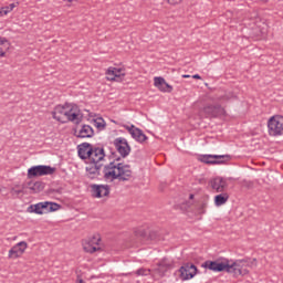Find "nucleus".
Masks as SVG:
<instances>
[{"instance_id": "1", "label": "nucleus", "mask_w": 283, "mask_h": 283, "mask_svg": "<svg viewBox=\"0 0 283 283\" xmlns=\"http://www.w3.org/2000/svg\"><path fill=\"white\" fill-rule=\"evenodd\" d=\"M203 269H209L214 273H230L233 277H240V275H249V269L258 266V259H239V260H229L222 259L217 261H206L201 264ZM249 268V269H248Z\"/></svg>"}, {"instance_id": "2", "label": "nucleus", "mask_w": 283, "mask_h": 283, "mask_svg": "<svg viewBox=\"0 0 283 283\" xmlns=\"http://www.w3.org/2000/svg\"><path fill=\"white\" fill-rule=\"evenodd\" d=\"M118 160H120V157H117L116 160L104 166L103 172L105 180H109L111 182H114V180H119V182H127L132 180L134 176L132 166L120 164Z\"/></svg>"}, {"instance_id": "3", "label": "nucleus", "mask_w": 283, "mask_h": 283, "mask_svg": "<svg viewBox=\"0 0 283 283\" xmlns=\"http://www.w3.org/2000/svg\"><path fill=\"white\" fill-rule=\"evenodd\" d=\"M231 98H235V95L232 93L222 96H208L210 104L203 106L201 114H203L206 118H220V116H224L227 111H224V107L219 103H222V101H231Z\"/></svg>"}, {"instance_id": "4", "label": "nucleus", "mask_w": 283, "mask_h": 283, "mask_svg": "<svg viewBox=\"0 0 283 283\" xmlns=\"http://www.w3.org/2000/svg\"><path fill=\"white\" fill-rule=\"evenodd\" d=\"M52 116L60 123H67L69 120L76 125L81 123L78 106L74 104L57 105L52 112Z\"/></svg>"}, {"instance_id": "5", "label": "nucleus", "mask_w": 283, "mask_h": 283, "mask_svg": "<svg viewBox=\"0 0 283 283\" xmlns=\"http://www.w3.org/2000/svg\"><path fill=\"white\" fill-rule=\"evenodd\" d=\"M29 209H31V213H38L39 216H43V213H51L52 211H59V209H61V205L52 201H43L34 206H30Z\"/></svg>"}, {"instance_id": "6", "label": "nucleus", "mask_w": 283, "mask_h": 283, "mask_svg": "<svg viewBox=\"0 0 283 283\" xmlns=\"http://www.w3.org/2000/svg\"><path fill=\"white\" fill-rule=\"evenodd\" d=\"M270 136H283V116L274 115L268 120Z\"/></svg>"}, {"instance_id": "7", "label": "nucleus", "mask_w": 283, "mask_h": 283, "mask_svg": "<svg viewBox=\"0 0 283 283\" xmlns=\"http://www.w3.org/2000/svg\"><path fill=\"white\" fill-rule=\"evenodd\" d=\"M56 171V168L52 166H33L28 169V178H36L40 176H52Z\"/></svg>"}, {"instance_id": "8", "label": "nucleus", "mask_w": 283, "mask_h": 283, "mask_svg": "<svg viewBox=\"0 0 283 283\" xmlns=\"http://www.w3.org/2000/svg\"><path fill=\"white\" fill-rule=\"evenodd\" d=\"M83 249L86 253H96V251H101V234H95L82 242Z\"/></svg>"}, {"instance_id": "9", "label": "nucleus", "mask_w": 283, "mask_h": 283, "mask_svg": "<svg viewBox=\"0 0 283 283\" xmlns=\"http://www.w3.org/2000/svg\"><path fill=\"white\" fill-rule=\"evenodd\" d=\"M113 145L115 146L122 158H127L128 154H132V147L129 146V143H127V139L123 137L116 138L113 142Z\"/></svg>"}, {"instance_id": "10", "label": "nucleus", "mask_w": 283, "mask_h": 283, "mask_svg": "<svg viewBox=\"0 0 283 283\" xmlns=\"http://www.w3.org/2000/svg\"><path fill=\"white\" fill-rule=\"evenodd\" d=\"M179 273L180 279L184 281L193 280V277H196V275L198 274V268L192 263H186L180 268Z\"/></svg>"}, {"instance_id": "11", "label": "nucleus", "mask_w": 283, "mask_h": 283, "mask_svg": "<svg viewBox=\"0 0 283 283\" xmlns=\"http://www.w3.org/2000/svg\"><path fill=\"white\" fill-rule=\"evenodd\" d=\"M126 76L125 69H117L111 66L106 70V78L107 81H116L120 83Z\"/></svg>"}, {"instance_id": "12", "label": "nucleus", "mask_w": 283, "mask_h": 283, "mask_svg": "<svg viewBox=\"0 0 283 283\" xmlns=\"http://www.w3.org/2000/svg\"><path fill=\"white\" fill-rule=\"evenodd\" d=\"M102 160H105V149L103 147H93L86 163L99 165Z\"/></svg>"}, {"instance_id": "13", "label": "nucleus", "mask_w": 283, "mask_h": 283, "mask_svg": "<svg viewBox=\"0 0 283 283\" xmlns=\"http://www.w3.org/2000/svg\"><path fill=\"white\" fill-rule=\"evenodd\" d=\"M229 160V155H203L201 163L206 165H224V161Z\"/></svg>"}, {"instance_id": "14", "label": "nucleus", "mask_w": 283, "mask_h": 283, "mask_svg": "<svg viewBox=\"0 0 283 283\" xmlns=\"http://www.w3.org/2000/svg\"><path fill=\"white\" fill-rule=\"evenodd\" d=\"M91 192L93 198H105L109 196V186L107 185H91Z\"/></svg>"}, {"instance_id": "15", "label": "nucleus", "mask_w": 283, "mask_h": 283, "mask_svg": "<svg viewBox=\"0 0 283 283\" xmlns=\"http://www.w3.org/2000/svg\"><path fill=\"white\" fill-rule=\"evenodd\" d=\"M25 249H28V242L25 241L19 242L9 251V258H11L12 260H17V258H21L22 254L25 253Z\"/></svg>"}, {"instance_id": "16", "label": "nucleus", "mask_w": 283, "mask_h": 283, "mask_svg": "<svg viewBox=\"0 0 283 283\" xmlns=\"http://www.w3.org/2000/svg\"><path fill=\"white\" fill-rule=\"evenodd\" d=\"M94 146L90 143H83L77 146V154L81 160H88L90 155L92 154V149Z\"/></svg>"}, {"instance_id": "17", "label": "nucleus", "mask_w": 283, "mask_h": 283, "mask_svg": "<svg viewBox=\"0 0 283 283\" xmlns=\"http://www.w3.org/2000/svg\"><path fill=\"white\" fill-rule=\"evenodd\" d=\"M101 164H92V163H87L86 166V176L87 178H90L91 180H94V178H97L98 176H101Z\"/></svg>"}, {"instance_id": "18", "label": "nucleus", "mask_w": 283, "mask_h": 283, "mask_svg": "<svg viewBox=\"0 0 283 283\" xmlns=\"http://www.w3.org/2000/svg\"><path fill=\"white\" fill-rule=\"evenodd\" d=\"M210 185L217 193H222L224 188L228 187L227 179L222 177H217L210 181Z\"/></svg>"}, {"instance_id": "19", "label": "nucleus", "mask_w": 283, "mask_h": 283, "mask_svg": "<svg viewBox=\"0 0 283 283\" xmlns=\"http://www.w3.org/2000/svg\"><path fill=\"white\" fill-rule=\"evenodd\" d=\"M154 85L155 87H158L160 92L170 93L174 91V86L169 85V83H167L164 77H155Z\"/></svg>"}, {"instance_id": "20", "label": "nucleus", "mask_w": 283, "mask_h": 283, "mask_svg": "<svg viewBox=\"0 0 283 283\" xmlns=\"http://www.w3.org/2000/svg\"><path fill=\"white\" fill-rule=\"evenodd\" d=\"M174 266V262L169 261V259H164L157 264V269H155L156 273L163 277L165 275V272L168 271V269H171Z\"/></svg>"}, {"instance_id": "21", "label": "nucleus", "mask_w": 283, "mask_h": 283, "mask_svg": "<svg viewBox=\"0 0 283 283\" xmlns=\"http://www.w3.org/2000/svg\"><path fill=\"white\" fill-rule=\"evenodd\" d=\"M76 136L77 138H92L94 136V128L90 125H83Z\"/></svg>"}, {"instance_id": "22", "label": "nucleus", "mask_w": 283, "mask_h": 283, "mask_svg": "<svg viewBox=\"0 0 283 283\" xmlns=\"http://www.w3.org/2000/svg\"><path fill=\"white\" fill-rule=\"evenodd\" d=\"M27 189L30 190V193H39L40 191H43V189H45V184H43V181H30L27 185Z\"/></svg>"}, {"instance_id": "23", "label": "nucleus", "mask_w": 283, "mask_h": 283, "mask_svg": "<svg viewBox=\"0 0 283 283\" xmlns=\"http://www.w3.org/2000/svg\"><path fill=\"white\" fill-rule=\"evenodd\" d=\"M229 202V193L221 192L214 197V205L216 207H222V205H227Z\"/></svg>"}, {"instance_id": "24", "label": "nucleus", "mask_w": 283, "mask_h": 283, "mask_svg": "<svg viewBox=\"0 0 283 283\" xmlns=\"http://www.w3.org/2000/svg\"><path fill=\"white\" fill-rule=\"evenodd\" d=\"M130 136L137 140V143H145V140H147V135H145L139 128L132 130Z\"/></svg>"}, {"instance_id": "25", "label": "nucleus", "mask_w": 283, "mask_h": 283, "mask_svg": "<svg viewBox=\"0 0 283 283\" xmlns=\"http://www.w3.org/2000/svg\"><path fill=\"white\" fill-rule=\"evenodd\" d=\"M10 50V42L6 38H0V57L6 56V52Z\"/></svg>"}, {"instance_id": "26", "label": "nucleus", "mask_w": 283, "mask_h": 283, "mask_svg": "<svg viewBox=\"0 0 283 283\" xmlns=\"http://www.w3.org/2000/svg\"><path fill=\"white\" fill-rule=\"evenodd\" d=\"M93 125L94 127H96V129H98V132H103V129H105V119H103V117H98L96 119L93 120Z\"/></svg>"}, {"instance_id": "27", "label": "nucleus", "mask_w": 283, "mask_h": 283, "mask_svg": "<svg viewBox=\"0 0 283 283\" xmlns=\"http://www.w3.org/2000/svg\"><path fill=\"white\" fill-rule=\"evenodd\" d=\"M150 273L151 270L142 268L135 272V275H149Z\"/></svg>"}, {"instance_id": "28", "label": "nucleus", "mask_w": 283, "mask_h": 283, "mask_svg": "<svg viewBox=\"0 0 283 283\" xmlns=\"http://www.w3.org/2000/svg\"><path fill=\"white\" fill-rule=\"evenodd\" d=\"M0 11L2 12V17H4L6 14L12 12L11 9H10V7H2V8L0 9Z\"/></svg>"}, {"instance_id": "29", "label": "nucleus", "mask_w": 283, "mask_h": 283, "mask_svg": "<svg viewBox=\"0 0 283 283\" xmlns=\"http://www.w3.org/2000/svg\"><path fill=\"white\" fill-rule=\"evenodd\" d=\"M169 6H178V3H182V0H166Z\"/></svg>"}, {"instance_id": "30", "label": "nucleus", "mask_w": 283, "mask_h": 283, "mask_svg": "<svg viewBox=\"0 0 283 283\" xmlns=\"http://www.w3.org/2000/svg\"><path fill=\"white\" fill-rule=\"evenodd\" d=\"M125 128L127 129V132L132 135V132H134L136 129V126L132 125V126H125Z\"/></svg>"}, {"instance_id": "31", "label": "nucleus", "mask_w": 283, "mask_h": 283, "mask_svg": "<svg viewBox=\"0 0 283 283\" xmlns=\"http://www.w3.org/2000/svg\"><path fill=\"white\" fill-rule=\"evenodd\" d=\"M192 78H198V80H200V78H202L200 75H198V74H195V75H192Z\"/></svg>"}, {"instance_id": "32", "label": "nucleus", "mask_w": 283, "mask_h": 283, "mask_svg": "<svg viewBox=\"0 0 283 283\" xmlns=\"http://www.w3.org/2000/svg\"><path fill=\"white\" fill-rule=\"evenodd\" d=\"M9 9H10L11 11H13V10H14V3H11V4L9 6Z\"/></svg>"}, {"instance_id": "33", "label": "nucleus", "mask_w": 283, "mask_h": 283, "mask_svg": "<svg viewBox=\"0 0 283 283\" xmlns=\"http://www.w3.org/2000/svg\"><path fill=\"white\" fill-rule=\"evenodd\" d=\"M14 193H23V190H14Z\"/></svg>"}, {"instance_id": "34", "label": "nucleus", "mask_w": 283, "mask_h": 283, "mask_svg": "<svg viewBox=\"0 0 283 283\" xmlns=\"http://www.w3.org/2000/svg\"><path fill=\"white\" fill-rule=\"evenodd\" d=\"M191 75H182V78H190Z\"/></svg>"}, {"instance_id": "35", "label": "nucleus", "mask_w": 283, "mask_h": 283, "mask_svg": "<svg viewBox=\"0 0 283 283\" xmlns=\"http://www.w3.org/2000/svg\"><path fill=\"white\" fill-rule=\"evenodd\" d=\"M64 1H66L67 3H72L74 0H64Z\"/></svg>"}, {"instance_id": "36", "label": "nucleus", "mask_w": 283, "mask_h": 283, "mask_svg": "<svg viewBox=\"0 0 283 283\" xmlns=\"http://www.w3.org/2000/svg\"><path fill=\"white\" fill-rule=\"evenodd\" d=\"M189 198H190V200H193V195H190Z\"/></svg>"}]
</instances>
